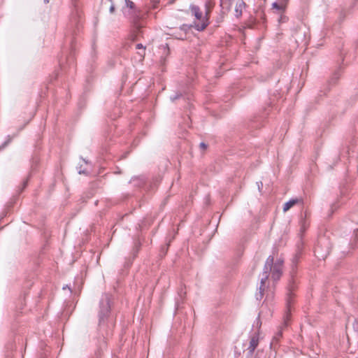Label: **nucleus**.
<instances>
[{
	"mask_svg": "<svg viewBox=\"0 0 358 358\" xmlns=\"http://www.w3.org/2000/svg\"><path fill=\"white\" fill-rule=\"evenodd\" d=\"M182 96V94L180 92L176 93L174 96L171 97V100L172 101H175L176 100L178 99Z\"/></svg>",
	"mask_w": 358,
	"mask_h": 358,
	"instance_id": "393cba45",
	"label": "nucleus"
},
{
	"mask_svg": "<svg viewBox=\"0 0 358 358\" xmlns=\"http://www.w3.org/2000/svg\"><path fill=\"white\" fill-rule=\"evenodd\" d=\"M241 356V352L235 350V358H238Z\"/></svg>",
	"mask_w": 358,
	"mask_h": 358,
	"instance_id": "72a5a7b5",
	"label": "nucleus"
},
{
	"mask_svg": "<svg viewBox=\"0 0 358 358\" xmlns=\"http://www.w3.org/2000/svg\"><path fill=\"white\" fill-rule=\"evenodd\" d=\"M332 244L330 238L325 236H320L315 247L314 252L319 259H325L329 255Z\"/></svg>",
	"mask_w": 358,
	"mask_h": 358,
	"instance_id": "f03ea898",
	"label": "nucleus"
},
{
	"mask_svg": "<svg viewBox=\"0 0 358 358\" xmlns=\"http://www.w3.org/2000/svg\"><path fill=\"white\" fill-rule=\"evenodd\" d=\"M290 278L288 281L287 284V308H289L291 303L293 301L294 297L295 296L294 292L297 289L298 287V281L296 279V275H292V273H289Z\"/></svg>",
	"mask_w": 358,
	"mask_h": 358,
	"instance_id": "7ed1b4c3",
	"label": "nucleus"
},
{
	"mask_svg": "<svg viewBox=\"0 0 358 358\" xmlns=\"http://www.w3.org/2000/svg\"><path fill=\"white\" fill-rule=\"evenodd\" d=\"M38 164V159L36 158H34L33 161H32V164H31L32 170H34L36 168Z\"/></svg>",
	"mask_w": 358,
	"mask_h": 358,
	"instance_id": "a878e982",
	"label": "nucleus"
},
{
	"mask_svg": "<svg viewBox=\"0 0 358 358\" xmlns=\"http://www.w3.org/2000/svg\"><path fill=\"white\" fill-rule=\"evenodd\" d=\"M282 274V267H280L278 264H273L271 270V277L274 281L280 280Z\"/></svg>",
	"mask_w": 358,
	"mask_h": 358,
	"instance_id": "6e6552de",
	"label": "nucleus"
},
{
	"mask_svg": "<svg viewBox=\"0 0 358 358\" xmlns=\"http://www.w3.org/2000/svg\"><path fill=\"white\" fill-rule=\"evenodd\" d=\"M274 264H278L280 267H282L283 265V260L281 259H278L274 262Z\"/></svg>",
	"mask_w": 358,
	"mask_h": 358,
	"instance_id": "c85d7f7f",
	"label": "nucleus"
},
{
	"mask_svg": "<svg viewBox=\"0 0 358 358\" xmlns=\"http://www.w3.org/2000/svg\"><path fill=\"white\" fill-rule=\"evenodd\" d=\"M259 344V334H254L250 339V345L248 348V353L252 355Z\"/></svg>",
	"mask_w": 358,
	"mask_h": 358,
	"instance_id": "1a4fd4ad",
	"label": "nucleus"
},
{
	"mask_svg": "<svg viewBox=\"0 0 358 358\" xmlns=\"http://www.w3.org/2000/svg\"><path fill=\"white\" fill-rule=\"evenodd\" d=\"M282 331L280 330L274 336H273V341L274 342H278L280 338L282 337Z\"/></svg>",
	"mask_w": 358,
	"mask_h": 358,
	"instance_id": "5701e85b",
	"label": "nucleus"
},
{
	"mask_svg": "<svg viewBox=\"0 0 358 358\" xmlns=\"http://www.w3.org/2000/svg\"><path fill=\"white\" fill-rule=\"evenodd\" d=\"M266 280H267V277L262 278L261 279L260 286L259 288V292L256 294L257 300H261L264 296V289H265L264 287H265V283H266Z\"/></svg>",
	"mask_w": 358,
	"mask_h": 358,
	"instance_id": "9b49d317",
	"label": "nucleus"
},
{
	"mask_svg": "<svg viewBox=\"0 0 358 358\" xmlns=\"http://www.w3.org/2000/svg\"><path fill=\"white\" fill-rule=\"evenodd\" d=\"M272 8L275 9L279 13H282L285 10V6L282 4H279L277 2H274L272 3Z\"/></svg>",
	"mask_w": 358,
	"mask_h": 358,
	"instance_id": "f3484780",
	"label": "nucleus"
},
{
	"mask_svg": "<svg viewBox=\"0 0 358 358\" xmlns=\"http://www.w3.org/2000/svg\"><path fill=\"white\" fill-rule=\"evenodd\" d=\"M255 358H256V357H255Z\"/></svg>",
	"mask_w": 358,
	"mask_h": 358,
	"instance_id": "58836bf2",
	"label": "nucleus"
},
{
	"mask_svg": "<svg viewBox=\"0 0 358 358\" xmlns=\"http://www.w3.org/2000/svg\"><path fill=\"white\" fill-rule=\"evenodd\" d=\"M345 15H346L345 10L344 9H341V10L340 11V13H339V20L341 21H343L344 20V18L345 17Z\"/></svg>",
	"mask_w": 358,
	"mask_h": 358,
	"instance_id": "b1692460",
	"label": "nucleus"
},
{
	"mask_svg": "<svg viewBox=\"0 0 358 358\" xmlns=\"http://www.w3.org/2000/svg\"><path fill=\"white\" fill-rule=\"evenodd\" d=\"M141 243L140 240L139 239L136 240L134 241V249H133V253H134V257H136L137 255L138 252L141 250Z\"/></svg>",
	"mask_w": 358,
	"mask_h": 358,
	"instance_id": "dca6fc26",
	"label": "nucleus"
},
{
	"mask_svg": "<svg viewBox=\"0 0 358 358\" xmlns=\"http://www.w3.org/2000/svg\"><path fill=\"white\" fill-rule=\"evenodd\" d=\"M245 7V3L243 0H236L235 3V16L240 17L242 15L243 9Z\"/></svg>",
	"mask_w": 358,
	"mask_h": 358,
	"instance_id": "9d476101",
	"label": "nucleus"
},
{
	"mask_svg": "<svg viewBox=\"0 0 358 358\" xmlns=\"http://www.w3.org/2000/svg\"><path fill=\"white\" fill-rule=\"evenodd\" d=\"M136 49H143V50H145V47H144V46L143 45V44H141V43H138V44L136 45Z\"/></svg>",
	"mask_w": 358,
	"mask_h": 358,
	"instance_id": "c756f323",
	"label": "nucleus"
},
{
	"mask_svg": "<svg viewBox=\"0 0 358 358\" xmlns=\"http://www.w3.org/2000/svg\"><path fill=\"white\" fill-rule=\"evenodd\" d=\"M331 210H332V212L334 211V210H336L337 208H338V205L336 203H333L331 205Z\"/></svg>",
	"mask_w": 358,
	"mask_h": 358,
	"instance_id": "473e14b6",
	"label": "nucleus"
},
{
	"mask_svg": "<svg viewBox=\"0 0 358 358\" xmlns=\"http://www.w3.org/2000/svg\"><path fill=\"white\" fill-rule=\"evenodd\" d=\"M28 181H29V178H26L23 182H22V184L20 187H19V189H18V194H20L22 193L24 189L27 187V185H28Z\"/></svg>",
	"mask_w": 358,
	"mask_h": 358,
	"instance_id": "aec40b11",
	"label": "nucleus"
},
{
	"mask_svg": "<svg viewBox=\"0 0 358 358\" xmlns=\"http://www.w3.org/2000/svg\"><path fill=\"white\" fill-rule=\"evenodd\" d=\"M235 3L236 0H221L220 6L222 7V10L229 11Z\"/></svg>",
	"mask_w": 358,
	"mask_h": 358,
	"instance_id": "f8f14e48",
	"label": "nucleus"
},
{
	"mask_svg": "<svg viewBox=\"0 0 358 358\" xmlns=\"http://www.w3.org/2000/svg\"><path fill=\"white\" fill-rule=\"evenodd\" d=\"M352 326L354 329L358 332V319H355Z\"/></svg>",
	"mask_w": 358,
	"mask_h": 358,
	"instance_id": "cd10ccee",
	"label": "nucleus"
},
{
	"mask_svg": "<svg viewBox=\"0 0 358 358\" xmlns=\"http://www.w3.org/2000/svg\"><path fill=\"white\" fill-rule=\"evenodd\" d=\"M286 20H287V17L281 16L280 20H279V22H281V23H283V22H285Z\"/></svg>",
	"mask_w": 358,
	"mask_h": 358,
	"instance_id": "7c9ffc66",
	"label": "nucleus"
},
{
	"mask_svg": "<svg viewBox=\"0 0 358 358\" xmlns=\"http://www.w3.org/2000/svg\"><path fill=\"white\" fill-rule=\"evenodd\" d=\"M15 136H11L8 135L6 140L0 145V150H3L13 140Z\"/></svg>",
	"mask_w": 358,
	"mask_h": 358,
	"instance_id": "a211bd4d",
	"label": "nucleus"
},
{
	"mask_svg": "<svg viewBox=\"0 0 358 358\" xmlns=\"http://www.w3.org/2000/svg\"><path fill=\"white\" fill-rule=\"evenodd\" d=\"M115 10V6L113 5H111L110 7V12L113 13Z\"/></svg>",
	"mask_w": 358,
	"mask_h": 358,
	"instance_id": "f704fd0d",
	"label": "nucleus"
},
{
	"mask_svg": "<svg viewBox=\"0 0 358 358\" xmlns=\"http://www.w3.org/2000/svg\"><path fill=\"white\" fill-rule=\"evenodd\" d=\"M50 0H44L45 3H49Z\"/></svg>",
	"mask_w": 358,
	"mask_h": 358,
	"instance_id": "4c0bfd02",
	"label": "nucleus"
},
{
	"mask_svg": "<svg viewBox=\"0 0 358 358\" xmlns=\"http://www.w3.org/2000/svg\"><path fill=\"white\" fill-rule=\"evenodd\" d=\"M190 10H191L192 14L193 15H194L196 19L201 20L202 18V13L200 10V8L198 6L191 5Z\"/></svg>",
	"mask_w": 358,
	"mask_h": 358,
	"instance_id": "ddd939ff",
	"label": "nucleus"
},
{
	"mask_svg": "<svg viewBox=\"0 0 358 358\" xmlns=\"http://www.w3.org/2000/svg\"><path fill=\"white\" fill-rule=\"evenodd\" d=\"M6 348L8 349H10L11 350H13V348H14V344L13 343H10L9 344H8L6 345Z\"/></svg>",
	"mask_w": 358,
	"mask_h": 358,
	"instance_id": "2f4dec72",
	"label": "nucleus"
},
{
	"mask_svg": "<svg viewBox=\"0 0 358 358\" xmlns=\"http://www.w3.org/2000/svg\"><path fill=\"white\" fill-rule=\"evenodd\" d=\"M182 292H183L182 288H181V289L180 291V293H179L180 296H182Z\"/></svg>",
	"mask_w": 358,
	"mask_h": 358,
	"instance_id": "e433bc0d",
	"label": "nucleus"
},
{
	"mask_svg": "<svg viewBox=\"0 0 358 358\" xmlns=\"http://www.w3.org/2000/svg\"><path fill=\"white\" fill-rule=\"evenodd\" d=\"M274 261V257L273 255H270L266 260L264 269H263V275H264V278H268L269 273H271L273 264Z\"/></svg>",
	"mask_w": 358,
	"mask_h": 358,
	"instance_id": "0eeeda50",
	"label": "nucleus"
},
{
	"mask_svg": "<svg viewBox=\"0 0 358 358\" xmlns=\"http://www.w3.org/2000/svg\"><path fill=\"white\" fill-rule=\"evenodd\" d=\"M214 5L210 1H207L205 3V17L203 18L202 22L201 23H194V28L199 31H203L209 24V18L210 12L213 8Z\"/></svg>",
	"mask_w": 358,
	"mask_h": 358,
	"instance_id": "20e7f679",
	"label": "nucleus"
},
{
	"mask_svg": "<svg viewBox=\"0 0 358 358\" xmlns=\"http://www.w3.org/2000/svg\"><path fill=\"white\" fill-rule=\"evenodd\" d=\"M199 148L202 151H205L208 148V145L204 142H201L199 144Z\"/></svg>",
	"mask_w": 358,
	"mask_h": 358,
	"instance_id": "bb28decb",
	"label": "nucleus"
},
{
	"mask_svg": "<svg viewBox=\"0 0 358 358\" xmlns=\"http://www.w3.org/2000/svg\"><path fill=\"white\" fill-rule=\"evenodd\" d=\"M355 50L357 52H358V41L355 43Z\"/></svg>",
	"mask_w": 358,
	"mask_h": 358,
	"instance_id": "c9c22d12",
	"label": "nucleus"
},
{
	"mask_svg": "<svg viewBox=\"0 0 358 358\" xmlns=\"http://www.w3.org/2000/svg\"><path fill=\"white\" fill-rule=\"evenodd\" d=\"M111 299L108 294H104L99 303V311L98 313L97 331L103 339L112 334L115 327V322L110 317Z\"/></svg>",
	"mask_w": 358,
	"mask_h": 358,
	"instance_id": "f257e3e1",
	"label": "nucleus"
},
{
	"mask_svg": "<svg viewBox=\"0 0 358 358\" xmlns=\"http://www.w3.org/2000/svg\"><path fill=\"white\" fill-rule=\"evenodd\" d=\"M125 6L127 8H129L131 10H136V6L135 3L131 1V0H124Z\"/></svg>",
	"mask_w": 358,
	"mask_h": 358,
	"instance_id": "6ab92c4d",
	"label": "nucleus"
},
{
	"mask_svg": "<svg viewBox=\"0 0 358 358\" xmlns=\"http://www.w3.org/2000/svg\"><path fill=\"white\" fill-rule=\"evenodd\" d=\"M301 257V250H297L296 252L294 254L292 259V263H291V271L289 273H292V275H296L297 273V264L299 262L300 258Z\"/></svg>",
	"mask_w": 358,
	"mask_h": 358,
	"instance_id": "39448f33",
	"label": "nucleus"
},
{
	"mask_svg": "<svg viewBox=\"0 0 358 358\" xmlns=\"http://www.w3.org/2000/svg\"><path fill=\"white\" fill-rule=\"evenodd\" d=\"M341 76V67H339L331 76L329 80L330 85H335Z\"/></svg>",
	"mask_w": 358,
	"mask_h": 358,
	"instance_id": "4468645a",
	"label": "nucleus"
},
{
	"mask_svg": "<svg viewBox=\"0 0 358 358\" xmlns=\"http://www.w3.org/2000/svg\"><path fill=\"white\" fill-rule=\"evenodd\" d=\"M192 27H194V24L193 25V24H183L182 25H181L180 27V30L181 32H180V33L174 32L173 34H176V37L178 39L185 40L186 38L187 33L189 31V29Z\"/></svg>",
	"mask_w": 358,
	"mask_h": 358,
	"instance_id": "423d86ee",
	"label": "nucleus"
},
{
	"mask_svg": "<svg viewBox=\"0 0 358 358\" xmlns=\"http://www.w3.org/2000/svg\"><path fill=\"white\" fill-rule=\"evenodd\" d=\"M301 201V199H290L289 201H288L287 202H286L285 204H284V206H283V210L285 212V211H287L288 210H289L292 206H294L295 204L299 203Z\"/></svg>",
	"mask_w": 358,
	"mask_h": 358,
	"instance_id": "2eb2a0df",
	"label": "nucleus"
},
{
	"mask_svg": "<svg viewBox=\"0 0 358 358\" xmlns=\"http://www.w3.org/2000/svg\"><path fill=\"white\" fill-rule=\"evenodd\" d=\"M169 243H167L166 245H163L162 248H161V251H160V255L162 256H164L166 255L167 251H168V249H169Z\"/></svg>",
	"mask_w": 358,
	"mask_h": 358,
	"instance_id": "4be33fe9",
	"label": "nucleus"
},
{
	"mask_svg": "<svg viewBox=\"0 0 358 358\" xmlns=\"http://www.w3.org/2000/svg\"><path fill=\"white\" fill-rule=\"evenodd\" d=\"M134 27L136 30L137 34H138L141 32V29L143 27V25L141 24L138 22L134 21Z\"/></svg>",
	"mask_w": 358,
	"mask_h": 358,
	"instance_id": "412c9836",
	"label": "nucleus"
}]
</instances>
